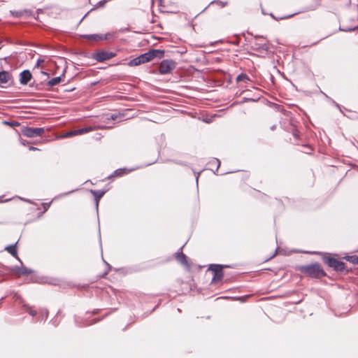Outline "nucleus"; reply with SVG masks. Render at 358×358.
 <instances>
[{"label": "nucleus", "instance_id": "nucleus-14", "mask_svg": "<svg viewBox=\"0 0 358 358\" xmlns=\"http://www.w3.org/2000/svg\"><path fill=\"white\" fill-rule=\"evenodd\" d=\"M177 260L184 265H187V257L182 252H178L176 254Z\"/></svg>", "mask_w": 358, "mask_h": 358}, {"label": "nucleus", "instance_id": "nucleus-4", "mask_svg": "<svg viewBox=\"0 0 358 358\" xmlns=\"http://www.w3.org/2000/svg\"><path fill=\"white\" fill-rule=\"evenodd\" d=\"M224 266L227 267V266H223L220 264H213L210 265L209 269L213 272V276L212 278V282H216L217 281H220L223 276V268Z\"/></svg>", "mask_w": 358, "mask_h": 358}, {"label": "nucleus", "instance_id": "nucleus-9", "mask_svg": "<svg viewBox=\"0 0 358 358\" xmlns=\"http://www.w3.org/2000/svg\"><path fill=\"white\" fill-rule=\"evenodd\" d=\"M20 82L22 85H27L31 79L32 76L29 70H24L20 74Z\"/></svg>", "mask_w": 358, "mask_h": 358}, {"label": "nucleus", "instance_id": "nucleus-16", "mask_svg": "<svg viewBox=\"0 0 358 358\" xmlns=\"http://www.w3.org/2000/svg\"><path fill=\"white\" fill-rule=\"evenodd\" d=\"M61 80L60 76L53 78L48 81V85L50 87L55 86L61 82Z\"/></svg>", "mask_w": 358, "mask_h": 358}, {"label": "nucleus", "instance_id": "nucleus-32", "mask_svg": "<svg viewBox=\"0 0 358 358\" xmlns=\"http://www.w3.org/2000/svg\"><path fill=\"white\" fill-rule=\"evenodd\" d=\"M41 73L47 76H48V73L45 71H41Z\"/></svg>", "mask_w": 358, "mask_h": 358}, {"label": "nucleus", "instance_id": "nucleus-10", "mask_svg": "<svg viewBox=\"0 0 358 358\" xmlns=\"http://www.w3.org/2000/svg\"><path fill=\"white\" fill-rule=\"evenodd\" d=\"M11 79V75L9 72L2 71L0 72V85L7 84Z\"/></svg>", "mask_w": 358, "mask_h": 358}, {"label": "nucleus", "instance_id": "nucleus-18", "mask_svg": "<svg viewBox=\"0 0 358 358\" xmlns=\"http://www.w3.org/2000/svg\"><path fill=\"white\" fill-rule=\"evenodd\" d=\"M346 260L351 262L354 265L358 266V256H348L346 257Z\"/></svg>", "mask_w": 358, "mask_h": 358}, {"label": "nucleus", "instance_id": "nucleus-29", "mask_svg": "<svg viewBox=\"0 0 358 358\" xmlns=\"http://www.w3.org/2000/svg\"><path fill=\"white\" fill-rule=\"evenodd\" d=\"M29 314L32 316H34L36 315V310H29Z\"/></svg>", "mask_w": 358, "mask_h": 358}, {"label": "nucleus", "instance_id": "nucleus-2", "mask_svg": "<svg viewBox=\"0 0 358 358\" xmlns=\"http://www.w3.org/2000/svg\"><path fill=\"white\" fill-rule=\"evenodd\" d=\"M164 50H158V49H152L143 54H141L140 55V57L141 59V62L143 64H145L146 62H148L152 60L153 59H155L156 57L161 59L164 57Z\"/></svg>", "mask_w": 358, "mask_h": 358}, {"label": "nucleus", "instance_id": "nucleus-20", "mask_svg": "<svg viewBox=\"0 0 358 358\" xmlns=\"http://www.w3.org/2000/svg\"><path fill=\"white\" fill-rule=\"evenodd\" d=\"M127 173H128V171H126V169H120L115 171L114 174L113 176H122L124 174H126Z\"/></svg>", "mask_w": 358, "mask_h": 358}, {"label": "nucleus", "instance_id": "nucleus-13", "mask_svg": "<svg viewBox=\"0 0 358 358\" xmlns=\"http://www.w3.org/2000/svg\"><path fill=\"white\" fill-rule=\"evenodd\" d=\"M91 193L95 196L96 206H98L99 200L104 195L105 192L101 190H91Z\"/></svg>", "mask_w": 358, "mask_h": 358}, {"label": "nucleus", "instance_id": "nucleus-26", "mask_svg": "<svg viewBox=\"0 0 358 358\" xmlns=\"http://www.w3.org/2000/svg\"><path fill=\"white\" fill-rule=\"evenodd\" d=\"M43 62H44V60H43V59H38L37 60V62H36V64L35 67H37V68H38V67H39V66H41V64Z\"/></svg>", "mask_w": 358, "mask_h": 358}, {"label": "nucleus", "instance_id": "nucleus-12", "mask_svg": "<svg viewBox=\"0 0 358 358\" xmlns=\"http://www.w3.org/2000/svg\"><path fill=\"white\" fill-rule=\"evenodd\" d=\"M16 243L8 245L6 247L5 250L9 252L11 255H13L15 257H17V249H16Z\"/></svg>", "mask_w": 358, "mask_h": 358}, {"label": "nucleus", "instance_id": "nucleus-30", "mask_svg": "<svg viewBox=\"0 0 358 358\" xmlns=\"http://www.w3.org/2000/svg\"><path fill=\"white\" fill-rule=\"evenodd\" d=\"M29 150H38V148L36 147L31 146V147H29Z\"/></svg>", "mask_w": 358, "mask_h": 358}, {"label": "nucleus", "instance_id": "nucleus-27", "mask_svg": "<svg viewBox=\"0 0 358 358\" xmlns=\"http://www.w3.org/2000/svg\"><path fill=\"white\" fill-rule=\"evenodd\" d=\"M106 3V0H103V1H100L99 3H98V5L99 6H103L105 5V3Z\"/></svg>", "mask_w": 358, "mask_h": 358}, {"label": "nucleus", "instance_id": "nucleus-1", "mask_svg": "<svg viewBox=\"0 0 358 358\" xmlns=\"http://www.w3.org/2000/svg\"><path fill=\"white\" fill-rule=\"evenodd\" d=\"M299 271L304 275L313 278H320L326 275L324 271L317 263L301 266Z\"/></svg>", "mask_w": 358, "mask_h": 358}, {"label": "nucleus", "instance_id": "nucleus-7", "mask_svg": "<svg viewBox=\"0 0 358 358\" xmlns=\"http://www.w3.org/2000/svg\"><path fill=\"white\" fill-rule=\"evenodd\" d=\"M255 41L252 43V47L255 50H267L268 47V41L266 40L264 37L262 36H256L255 37Z\"/></svg>", "mask_w": 358, "mask_h": 358}, {"label": "nucleus", "instance_id": "nucleus-33", "mask_svg": "<svg viewBox=\"0 0 358 358\" xmlns=\"http://www.w3.org/2000/svg\"><path fill=\"white\" fill-rule=\"evenodd\" d=\"M216 163L217 164V167H218V166H219V165H220V162H219V160H217H217H216Z\"/></svg>", "mask_w": 358, "mask_h": 358}, {"label": "nucleus", "instance_id": "nucleus-5", "mask_svg": "<svg viewBox=\"0 0 358 358\" xmlns=\"http://www.w3.org/2000/svg\"><path fill=\"white\" fill-rule=\"evenodd\" d=\"M324 262L331 268H334L337 271H343L345 269V263L338 261L334 257L324 258Z\"/></svg>", "mask_w": 358, "mask_h": 358}, {"label": "nucleus", "instance_id": "nucleus-23", "mask_svg": "<svg viewBox=\"0 0 358 358\" xmlns=\"http://www.w3.org/2000/svg\"><path fill=\"white\" fill-rule=\"evenodd\" d=\"M78 134H77V129L76 130H73V131H70L69 132H66L64 136L63 137L64 138H69V137H71V136H77Z\"/></svg>", "mask_w": 358, "mask_h": 358}, {"label": "nucleus", "instance_id": "nucleus-34", "mask_svg": "<svg viewBox=\"0 0 358 358\" xmlns=\"http://www.w3.org/2000/svg\"><path fill=\"white\" fill-rule=\"evenodd\" d=\"M154 1V0H152V2ZM159 1L161 3L162 1V0H159Z\"/></svg>", "mask_w": 358, "mask_h": 358}, {"label": "nucleus", "instance_id": "nucleus-25", "mask_svg": "<svg viewBox=\"0 0 358 358\" xmlns=\"http://www.w3.org/2000/svg\"><path fill=\"white\" fill-rule=\"evenodd\" d=\"M214 3H216L219 6H220L221 8H223L224 6H227V3L226 2H222V1H212L210 3V4H214Z\"/></svg>", "mask_w": 358, "mask_h": 358}, {"label": "nucleus", "instance_id": "nucleus-15", "mask_svg": "<svg viewBox=\"0 0 358 358\" xmlns=\"http://www.w3.org/2000/svg\"><path fill=\"white\" fill-rule=\"evenodd\" d=\"M143 63L141 62V57L140 55L131 60H130L128 63V65L129 66H138L140 64H142Z\"/></svg>", "mask_w": 358, "mask_h": 358}, {"label": "nucleus", "instance_id": "nucleus-28", "mask_svg": "<svg viewBox=\"0 0 358 358\" xmlns=\"http://www.w3.org/2000/svg\"><path fill=\"white\" fill-rule=\"evenodd\" d=\"M29 273H30V271H28L27 268H23V270L21 271V273H22V274H27Z\"/></svg>", "mask_w": 358, "mask_h": 358}, {"label": "nucleus", "instance_id": "nucleus-21", "mask_svg": "<svg viewBox=\"0 0 358 358\" xmlns=\"http://www.w3.org/2000/svg\"><path fill=\"white\" fill-rule=\"evenodd\" d=\"M89 38L93 39L94 41L103 40V34H92V35L89 36Z\"/></svg>", "mask_w": 358, "mask_h": 358}, {"label": "nucleus", "instance_id": "nucleus-8", "mask_svg": "<svg viewBox=\"0 0 358 358\" xmlns=\"http://www.w3.org/2000/svg\"><path fill=\"white\" fill-rule=\"evenodd\" d=\"M115 56V53L105 50L96 52L93 54V58L99 62H103L113 58Z\"/></svg>", "mask_w": 358, "mask_h": 358}, {"label": "nucleus", "instance_id": "nucleus-22", "mask_svg": "<svg viewBox=\"0 0 358 358\" xmlns=\"http://www.w3.org/2000/svg\"><path fill=\"white\" fill-rule=\"evenodd\" d=\"M357 28V26H353V27H347V26H343L342 27L340 28V29L341 31H354Z\"/></svg>", "mask_w": 358, "mask_h": 358}, {"label": "nucleus", "instance_id": "nucleus-3", "mask_svg": "<svg viewBox=\"0 0 358 358\" xmlns=\"http://www.w3.org/2000/svg\"><path fill=\"white\" fill-rule=\"evenodd\" d=\"M176 67V62L172 59H164L159 64V73L162 75L171 73Z\"/></svg>", "mask_w": 358, "mask_h": 358}, {"label": "nucleus", "instance_id": "nucleus-24", "mask_svg": "<svg viewBox=\"0 0 358 358\" xmlns=\"http://www.w3.org/2000/svg\"><path fill=\"white\" fill-rule=\"evenodd\" d=\"M103 40H110L115 38L114 33H107L106 34H103Z\"/></svg>", "mask_w": 358, "mask_h": 358}, {"label": "nucleus", "instance_id": "nucleus-6", "mask_svg": "<svg viewBox=\"0 0 358 358\" xmlns=\"http://www.w3.org/2000/svg\"><path fill=\"white\" fill-rule=\"evenodd\" d=\"M44 129L41 127H25L22 130V133L24 136L34 138L41 136L44 133Z\"/></svg>", "mask_w": 358, "mask_h": 358}, {"label": "nucleus", "instance_id": "nucleus-19", "mask_svg": "<svg viewBox=\"0 0 358 358\" xmlns=\"http://www.w3.org/2000/svg\"><path fill=\"white\" fill-rule=\"evenodd\" d=\"M314 5L310 6L306 10H314L320 6V0H314Z\"/></svg>", "mask_w": 358, "mask_h": 358}, {"label": "nucleus", "instance_id": "nucleus-31", "mask_svg": "<svg viewBox=\"0 0 358 358\" xmlns=\"http://www.w3.org/2000/svg\"><path fill=\"white\" fill-rule=\"evenodd\" d=\"M115 118H116V115H112L110 116V119H112V120H115Z\"/></svg>", "mask_w": 358, "mask_h": 358}, {"label": "nucleus", "instance_id": "nucleus-17", "mask_svg": "<svg viewBox=\"0 0 358 358\" xmlns=\"http://www.w3.org/2000/svg\"><path fill=\"white\" fill-rule=\"evenodd\" d=\"M249 80H250V78L245 73H241L236 77L237 82H241V81L247 82Z\"/></svg>", "mask_w": 358, "mask_h": 358}, {"label": "nucleus", "instance_id": "nucleus-11", "mask_svg": "<svg viewBox=\"0 0 358 358\" xmlns=\"http://www.w3.org/2000/svg\"><path fill=\"white\" fill-rule=\"evenodd\" d=\"M103 128H106V127H87L85 128L77 129V134H78V135H82V134L88 133L90 131H94L97 129H103Z\"/></svg>", "mask_w": 358, "mask_h": 358}]
</instances>
